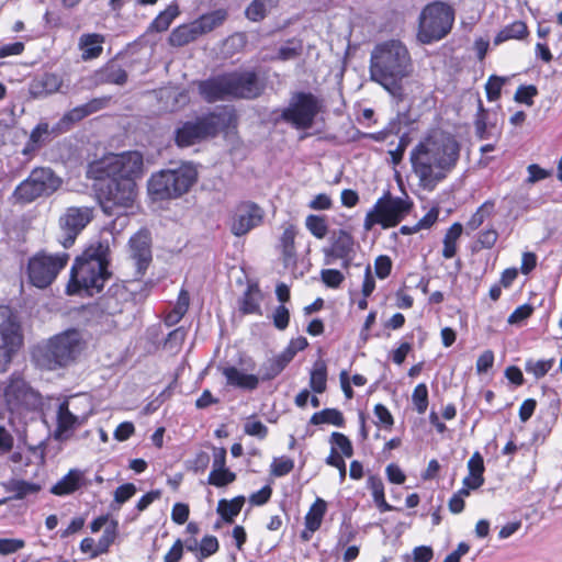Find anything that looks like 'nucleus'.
Returning <instances> with one entry per match:
<instances>
[{
    "label": "nucleus",
    "mask_w": 562,
    "mask_h": 562,
    "mask_svg": "<svg viewBox=\"0 0 562 562\" xmlns=\"http://www.w3.org/2000/svg\"><path fill=\"white\" fill-rule=\"evenodd\" d=\"M143 166V155L136 150L108 154L89 164V178L108 179L99 188V200L104 213L122 216L133 210L137 196L135 179L142 176Z\"/></svg>",
    "instance_id": "f257e3e1"
},
{
    "label": "nucleus",
    "mask_w": 562,
    "mask_h": 562,
    "mask_svg": "<svg viewBox=\"0 0 562 562\" xmlns=\"http://www.w3.org/2000/svg\"><path fill=\"white\" fill-rule=\"evenodd\" d=\"M460 149L453 136L441 132L419 142L411 153L412 168L419 186L432 191L456 168Z\"/></svg>",
    "instance_id": "f03ea898"
},
{
    "label": "nucleus",
    "mask_w": 562,
    "mask_h": 562,
    "mask_svg": "<svg viewBox=\"0 0 562 562\" xmlns=\"http://www.w3.org/2000/svg\"><path fill=\"white\" fill-rule=\"evenodd\" d=\"M414 70L408 48L397 40H389L374 46L370 56V78L382 86L392 97L402 100V82Z\"/></svg>",
    "instance_id": "7ed1b4c3"
},
{
    "label": "nucleus",
    "mask_w": 562,
    "mask_h": 562,
    "mask_svg": "<svg viewBox=\"0 0 562 562\" xmlns=\"http://www.w3.org/2000/svg\"><path fill=\"white\" fill-rule=\"evenodd\" d=\"M109 261L110 244L108 239L90 245L71 267L68 292L87 295L99 293L110 277Z\"/></svg>",
    "instance_id": "20e7f679"
},
{
    "label": "nucleus",
    "mask_w": 562,
    "mask_h": 562,
    "mask_svg": "<svg viewBox=\"0 0 562 562\" xmlns=\"http://www.w3.org/2000/svg\"><path fill=\"white\" fill-rule=\"evenodd\" d=\"M86 341L77 329H67L54 335L33 351L37 366L56 370L72 363L85 350Z\"/></svg>",
    "instance_id": "39448f33"
},
{
    "label": "nucleus",
    "mask_w": 562,
    "mask_h": 562,
    "mask_svg": "<svg viewBox=\"0 0 562 562\" xmlns=\"http://www.w3.org/2000/svg\"><path fill=\"white\" fill-rule=\"evenodd\" d=\"M200 94L214 102L226 98H256L261 93V86L254 72L229 74L199 83Z\"/></svg>",
    "instance_id": "423d86ee"
},
{
    "label": "nucleus",
    "mask_w": 562,
    "mask_h": 562,
    "mask_svg": "<svg viewBox=\"0 0 562 562\" xmlns=\"http://www.w3.org/2000/svg\"><path fill=\"white\" fill-rule=\"evenodd\" d=\"M198 180V170L191 162L175 169L154 173L148 180V193L154 200L177 199L187 193Z\"/></svg>",
    "instance_id": "0eeeda50"
},
{
    "label": "nucleus",
    "mask_w": 562,
    "mask_h": 562,
    "mask_svg": "<svg viewBox=\"0 0 562 562\" xmlns=\"http://www.w3.org/2000/svg\"><path fill=\"white\" fill-rule=\"evenodd\" d=\"M454 22L453 8L442 1L427 4L419 16L418 40L423 44L440 41L451 31Z\"/></svg>",
    "instance_id": "6e6552de"
},
{
    "label": "nucleus",
    "mask_w": 562,
    "mask_h": 562,
    "mask_svg": "<svg viewBox=\"0 0 562 562\" xmlns=\"http://www.w3.org/2000/svg\"><path fill=\"white\" fill-rule=\"evenodd\" d=\"M411 207L412 202L408 199L394 198L386 193L367 212L363 227L367 232L375 225L383 228L394 227L409 213Z\"/></svg>",
    "instance_id": "1a4fd4ad"
},
{
    "label": "nucleus",
    "mask_w": 562,
    "mask_h": 562,
    "mask_svg": "<svg viewBox=\"0 0 562 562\" xmlns=\"http://www.w3.org/2000/svg\"><path fill=\"white\" fill-rule=\"evenodd\" d=\"M68 261L69 255L65 251L57 254L41 251L35 254L27 263L30 282L40 289L47 288L55 281Z\"/></svg>",
    "instance_id": "9d476101"
},
{
    "label": "nucleus",
    "mask_w": 562,
    "mask_h": 562,
    "mask_svg": "<svg viewBox=\"0 0 562 562\" xmlns=\"http://www.w3.org/2000/svg\"><path fill=\"white\" fill-rule=\"evenodd\" d=\"M63 181L49 168H35L14 190L13 196L20 203H31L40 196L57 191Z\"/></svg>",
    "instance_id": "9b49d317"
},
{
    "label": "nucleus",
    "mask_w": 562,
    "mask_h": 562,
    "mask_svg": "<svg viewBox=\"0 0 562 562\" xmlns=\"http://www.w3.org/2000/svg\"><path fill=\"white\" fill-rule=\"evenodd\" d=\"M322 110L321 100L310 92L294 93L281 117L297 130L311 128Z\"/></svg>",
    "instance_id": "f8f14e48"
},
{
    "label": "nucleus",
    "mask_w": 562,
    "mask_h": 562,
    "mask_svg": "<svg viewBox=\"0 0 562 562\" xmlns=\"http://www.w3.org/2000/svg\"><path fill=\"white\" fill-rule=\"evenodd\" d=\"M224 120L221 114H210L194 122H186L176 132V143L180 147H189L210 136H214Z\"/></svg>",
    "instance_id": "ddd939ff"
},
{
    "label": "nucleus",
    "mask_w": 562,
    "mask_h": 562,
    "mask_svg": "<svg viewBox=\"0 0 562 562\" xmlns=\"http://www.w3.org/2000/svg\"><path fill=\"white\" fill-rule=\"evenodd\" d=\"M93 218V209L89 206H70L65 210L58 220L61 233L59 243L64 248L74 245L77 236Z\"/></svg>",
    "instance_id": "4468645a"
},
{
    "label": "nucleus",
    "mask_w": 562,
    "mask_h": 562,
    "mask_svg": "<svg viewBox=\"0 0 562 562\" xmlns=\"http://www.w3.org/2000/svg\"><path fill=\"white\" fill-rule=\"evenodd\" d=\"M22 336L12 311L0 305V363H7L20 348Z\"/></svg>",
    "instance_id": "2eb2a0df"
},
{
    "label": "nucleus",
    "mask_w": 562,
    "mask_h": 562,
    "mask_svg": "<svg viewBox=\"0 0 562 562\" xmlns=\"http://www.w3.org/2000/svg\"><path fill=\"white\" fill-rule=\"evenodd\" d=\"M140 289L138 281L116 282L112 284L101 299L103 312L110 315L122 313L136 300V292Z\"/></svg>",
    "instance_id": "dca6fc26"
},
{
    "label": "nucleus",
    "mask_w": 562,
    "mask_h": 562,
    "mask_svg": "<svg viewBox=\"0 0 562 562\" xmlns=\"http://www.w3.org/2000/svg\"><path fill=\"white\" fill-rule=\"evenodd\" d=\"M4 400L12 412L35 409L41 405V396L21 378H12L4 387Z\"/></svg>",
    "instance_id": "f3484780"
},
{
    "label": "nucleus",
    "mask_w": 562,
    "mask_h": 562,
    "mask_svg": "<svg viewBox=\"0 0 562 562\" xmlns=\"http://www.w3.org/2000/svg\"><path fill=\"white\" fill-rule=\"evenodd\" d=\"M263 210L254 202L238 204L229 221V229L234 236L240 237L258 227L263 221Z\"/></svg>",
    "instance_id": "a211bd4d"
},
{
    "label": "nucleus",
    "mask_w": 562,
    "mask_h": 562,
    "mask_svg": "<svg viewBox=\"0 0 562 562\" xmlns=\"http://www.w3.org/2000/svg\"><path fill=\"white\" fill-rule=\"evenodd\" d=\"M326 263L334 259H341L344 267H348L355 255V240L350 233L345 229L335 231L330 237V246L324 249Z\"/></svg>",
    "instance_id": "6ab92c4d"
},
{
    "label": "nucleus",
    "mask_w": 562,
    "mask_h": 562,
    "mask_svg": "<svg viewBox=\"0 0 562 562\" xmlns=\"http://www.w3.org/2000/svg\"><path fill=\"white\" fill-rule=\"evenodd\" d=\"M131 257L135 260L137 272L143 274L151 261L150 237L145 231H139L130 239Z\"/></svg>",
    "instance_id": "aec40b11"
},
{
    "label": "nucleus",
    "mask_w": 562,
    "mask_h": 562,
    "mask_svg": "<svg viewBox=\"0 0 562 562\" xmlns=\"http://www.w3.org/2000/svg\"><path fill=\"white\" fill-rule=\"evenodd\" d=\"M297 228L293 224H284L283 232L279 238V250L284 267H292L296 263L295 237Z\"/></svg>",
    "instance_id": "412c9836"
},
{
    "label": "nucleus",
    "mask_w": 562,
    "mask_h": 562,
    "mask_svg": "<svg viewBox=\"0 0 562 562\" xmlns=\"http://www.w3.org/2000/svg\"><path fill=\"white\" fill-rule=\"evenodd\" d=\"M222 374L225 376L227 385L233 387L254 391L259 385L260 378L258 375L246 373L234 366L223 368Z\"/></svg>",
    "instance_id": "4be33fe9"
},
{
    "label": "nucleus",
    "mask_w": 562,
    "mask_h": 562,
    "mask_svg": "<svg viewBox=\"0 0 562 562\" xmlns=\"http://www.w3.org/2000/svg\"><path fill=\"white\" fill-rule=\"evenodd\" d=\"M116 538L115 529H105L104 532L95 537H87L80 543V549L90 558H95L108 551L109 547Z\"/></svg>",
    "instance_id": "5701e85b"
},
{
    "label": "nucleus",
    "mask_w": 562,
    "mask_h": 562,
    "mask_svg": "<svg viewBox=\"0 0 562 562\" xmlns=\"http://www.w3.org/2000/svg\"><path fill=\"white\" fill-rule=\"evenodd\" d=\"M83 424L77 419L67 405L60 403L57 409V426L55 430V438L57 440H65L70 437V434L76 428Z\"/></svg>",
    "instance_id": "b1692460"
},
{
    "label": "nucleus",
    "mask_w": 562,
    "mask_h": 562,
    "mask_svg": "<svg viewBox=\"0 0 562 562\" xmlns=\"http://www.w3.org/2000/svg\"><path fill=\"white\" fill-rule=\"evenodd\" d=\"M105 37L98 33H85L79 37L78 48L81 52L82 60L98 58L103 52Z\"/></svg>",
    "instance_id": "393cba45"
},
{
    "label": "nucleus",
    "mask_w": 562,
    "mask_h": 562,
    "mask_svg": "<svg viewBox=\"0 0 562 562\" xmlns=\"http://www.w3.org/2000/svg\"><path fill=\"white\" fill-rule=\"evenodd\" d=\"M68 87L64 85V79L56 74H45L33 86V94L37 98L46 97L57 92L66 93Z\"/></svg>",
    "instance_id": "a878e982"
},
{
    "label": "nucleus",
    "mask_w": 562,
    "mask_h": 562,
    "mask_svg": "<svg viewBox=\"0 0 562 562\" xmlns=\"http://www.w3.org/2000/svg\"><path fill=\"white\" fill-rule=\"evenodd\" d=\"M85 473L81 470L71 469L52 487L50 492L58 496L69 495L81 487Z\"/></svg>",
    "instance_id": "bb28decb"
},
{
    "label": "nucleus",
    "mask_w": 562,
    "mask_h": 562,
    "mask_svg": "<svg viewBox=\"0 0 562 562\" xmlns=\"http://www.w3.org/2000/svg\"><path fill=\"white\" fill-rule=\"evenodd\" d=\"M63 403L82 424H86L94 412L92 398L87 394L71 396Z\"/></svg>",
    "instance_id": "cd10ccee"
},
{
    "label": "nucleus",
    "mask_w": 562,
    "mask_h": 562,
    "mask_svg": "<svg viewBox=\"0 0 562 562\" xmlns=\"http://www.w3.org/2000/svg\"><path fill=\"white\" fill-rule=\"evenodd\" d=\"M201 36L195 21L190 23L181 24L175 27L168 38L171 46L181 47L194 42Z\"/></svg>",
    "instance_id": "c85d7f7f"
},
{
    "label": "nucleus",
    "mask_w": 562,
    "mask_h": 562,
    "mask_svg": "<svg viewBox=\"0 0 562 562\" xmlns=\"http://www.w3.org/2000/svg\"><path fill=\"white\" fill-rule=\"evenodd\" d=\"M468 470L469 474L463 479V485L472 488L481 487L484 483V461L479 452H474L468 461Z\"/></svg>",
    "instance_id": "c756f323"
},
{
    "label": "nucleus",
    "mask_w": 562,
    "mask_h": 562,
    "mask_svg": "<svg viewBox=\"0 0 562 562\" xmlns=\"http://www.w3.org/2000/svg\"><path fill=\"white\" fill-rule=\"evenodd\" d=\"M227 19V11L225 9H217L212 12L205 13L201 15L199 19L194 20L198 26V30L202 35L207 34L218 26H221L225 20Z\"/></svg>",
    "instance_id": "7c9ffc66"
},
{
    "label": "nucleus",
    "mask_w": 562,
    "mask_h": 562,
    "mask_svg": "<svg viewBox=\"0 0 562 562\" xmlns=\"http://www.w3.org/2000/svg\"><path fill=\"white\" fill-rule=\"evenodd\" d=\"M528 35V27L522 21H515L509 25L504 26L495 36L494 43L496 45L509 40H522Z\"/></svg>",
    "instance_id": "2f4dec72"
},
{
    "label": "nucleus",
    "mask_w": 562,
    "mask_h": 562,
    "mask_svg": "<svg viewBox=\"0 0 562 562\" xmlns=\"http://www.w3.org/2000/svg\"><path fill=\"white\" fill-rule=\"evenodd\" d=\"M310 386L313 392L322 394L327 387V367L325 361L317 360L314 362L310 372Z\"/></svg>",
    "instance_id": "473e14b6"
},
{
    "label": "nucleus",
    "mask_w": 562,
    "mask_h": 562,
    "mask_svg": "<svg viewBox=\"0 0 562 562\" xmlns=\"http://www.w3.org/2000/svg\"><path fill=\"white\" fill-rule=\"evenodd\" d=\"M262 293L258 285L251 284L247 288L240 303V310L245 314H259Z\"/></svg>",
    "instance_id": "72a5a7b5"
},
{
    "label": "nucleus",
    "mask_w": 562,
    "mask_h": 562,
    "mask_svg": "<svg viewBox=\"0 0 562 562\" xmlns=\"http://www.w3.org/2000/svg\"><path fill=\"white\" fill-rule=\"evenodd\" d=\"M180 14L179 5L176 2L170 3L151 22L150 27L156 32L167 31L172 21Z\"/></svg>",
    "instance_id": "f704fd0d"
},
{
    "label": "nucleus",
    "mask_w": 562,
    "mask_h": 562,
    "mask_svg": "<svg viewBox=\"0 0 562 562\" xmlns=\"http://www.w3.org/2000/svg\"><path fill=\"white\" fill-rule=\"evenodd\" d=\"M310 423L313 425L330 424L340 427L344 425V416L336 408H325L313 414Z\"/></svg>",
    "instance_id": "c9c22d12"
},
{
    "label": "nucleus",
    "mask_w": 562,
    "mask_h": 562,
    "mask_svg": "<svg viewBox=\"0 0 562 562\" xmlns=\"http://www.w3.org/2000/svg\"><path fill=\"white\" fill-rule=\"evenodd\" d=\"M487 119L488 114L484 110L477 114V119L475 121V131L480 139H487L494 136H499V131L496 125L490 123Z\"/></svg>",
    "instance_id": "e433bc0d"
},
{
    "label": "nucleus",
    "mask_w": 562,
    "mask_h": 562,
    "mask_svg": "<svg viewBox=\"0 0 562 562\" xmlns=\"http://www.w3.org/2000/svg\"><path fill=\"white\" fill-rule=\"evenodd\" d=\"M245 503V498L239 496L232 501H221L217 510L225 522H232L233 518L239 514Z\"/></svg>",
    "instance_id": "4c0bfd02"
},
{
    "label": "nucleus",
    "mask_w": 562,
    "mask_h": 562,
    "mask_svg": "<svg viewBox=\"0 0 562 562\" xmlns=\"http://www.w3.org/2000/svg\"><path fill=\"white\" fill-rule=\"evenodd\" d=\"M368 486L371 491L375 505L382 512L391 510L392 507L386 503L384 497V485L382 480L378 476H370L368 479Z\"/></svg>",
    "instance_id": "58836bf2"
},
{
    "label": "nucleus",
    "mask_w": 562,
    "mask_h": 562,
    "mask_svg": "<svg viewBox=\"0 0 562 562\" xmlns=\"http://www.w3.org/2000/svg\"><path fill=\"white\" fill-rule=\"evenodd\" d=\"M494 207L495 203L493 201H485L468 221L467 227L476 231L493 214Z\"/></svg>",
    "instance_id": "ea45409f"
},
{
    "label": "nucleus",
    "mask_w": 562,
    "mask_h": 562,
    "mask_svg": "<svg viewBox=\"0 0 562 562\" xmlns=\"http://www.w3.org/2000/svg\"><path fill=\"white\" fill-rule=\"evenodd\" d=\"M40 488V485L23 480H12L8 485V490L19 499L37 493Z\"/></svg>",
    "instance_id": "a19ab883"
},
{
    "label": "nucleus",
    "mask_w": 562,
    "mask_h": 562,
    "mask_svg": "<svg viewBox=\"0 0 562 562\" xmlns=\"http://www.w3.org/2000/svg\"><path fill=\"white\" fill-rule=\"evenodd\" d=\"M305 227L317 239H323L328 232V226L325 217L314 214L306 216Z\"/></svg>",
    "instance_id": "79ce46f5"
},
{
    "label": "nucleus",
    "mask_w": 562,
    "mask_h": 562,
    "mask_svg": "<svg viewBox=\"0 0 562 562\" xmlns=\"http://www.w3.org/2000/svg\"><path fill=\"white\" fill-rule=\"evenodd\" d=\"M326 513V502L317 498L306 514V527H319Z\"/></svg>",
    "instance_id": "37998d69"
},
{
    "label": "nucleus",
    "mask_w": 562,
    "mask_h": 562,
    "mask_svg": "<svg viewBox=\"0 0 562 562\" xmlns=\"http://www.w3.org/2000/svg\"><path fill=\"white\" fill-rule=\"evenodd\" d=\"M554 359L548 360H527L525 369L528 373L535 375L536 379L544 376L549 370L553 367Z\"/></svg>",
    "instance_id": "c03bdc74"
},
{
    "label": "nucleus",
    "mask_w": 562,
    "mask_h": 562,
    "mask_svg": "<svg viewBox=\"0 0 562 562\" xmlns=\"http://www.w3.org/2000/svg\"><path fill=\"white\" fill-rule=\"evenodd\" d=\"M412 402L418 414H424L428 406V389L425 383H419L413 391Z\"/></svg>",
    "instance_id": "a18cd8bd"
},
{
    "label": "nucleus",
    "mask_w": 562,
    "mask_h": 562,
    "mask_svg": "<svg viewBox=\"0 0 562 562\" xmlns=\"http://www.w3.org/2000/svg\"><path fill=\"white\" fill-rule=\"evenodd\" d=\"M235 479V473L231 472L228 469H216L211 471L209 475V483L211 485L222 487L234 482Z\"/></svg>",
    "instance_id": "49530a36"
},
{
    "label": "nucleus",
    "mask_w": 562,
    "mask_h": 562,
    "mask_svg": "<svg viewBox=\"0 0 562 562\" xmlns=\"http://www.w3.org/2000/svg\"><path fill=\"white\" fill-rule=\"evenodd\" d=\"M507 81L504 77L491 76L485 83V91L488 101H496L501 97V91L505 82Z\"/></svg>",
    "instance_id": "de8ad7c7"
},
{
    "label": "nucleus",
    "mask_w": 562,
    "mask_h": 562,
    "mask_svg": "<svg viewBox=\"0 0 562 562\" xmlns=\"http://www.w3.org/2000/svg\"><path fill=\"white\" fill-rule=\"evenodd\" d=\"M268 0H254L246 9V16L254 21H260L266 16Z\"/></svg>",
    "instance_id": "09e8293b"
},
{
    "label": "nucleus",
    "mask_w": 562,
    "mask_h": 562,
    "mask_svg": "<svg viewBox=\"0 0 562 562\" xmlns=\"http://www.w3.org/2000/svg\"><path fill=\"white\" fill-rule=\"evenodd\" d=\"M330 442L334 446L333 448H335L336 451L337 449L340 450L345 457L350 458L352 456V445L344 434L333 432L330 437Z\"/></svg>",
    "instance_id": "8fccbe9b"
},
{
    "label": "nucleus",
    "mask_w": 562,
    "mask_h": 562,
    "mask_svg": "<svg viewBox=\"0 0 562 562\" xmlns=\"http://www.w3.org/2000/svg\"><path fill=\"white\" fill-rule=\"evenodd\" d=\"M294 462L288 457L276 458L271 463V474L283 476L293 470Z\"/></svg>",
    "instance_id": "3c124183"
},
{
    "label": "nucleus",
    "mask_w": 562,
    "mask_h": 562,
    "mask_svg": "<svg viewBox=\"0 0 562 562\" xmlns=\"http://www.w3.org/2000/svg\"><path fill=\"white\" fill-rule=\"evenodd\" d=\"M321 279L328 288L337 289L345 280V277L339 270L324 269L321 271Z\"/></svg>",
    "instance_id": "603ef678"
},
{
    "label": "nucleus",
    "mask_w": 562,
    "mask_h": 562,
    "mask_svg": "<svg viewBox=\"0 0 562 562\" xmlns=\"http://www.w3.org/2000/svg\"><path fill=\"white\" fill-rule=\"evenodd\" d=\"M533 313V306L530 304H522L518 306L509 316L508 324L519 325L531 316Z\"/></svg>",
    "instance_id": "864d4df0"
},
{
    "label": "nucleus",
    "mask_w": 562,
    "mask_h": 562,
    "mask_svg": "<svg viewBox=\"0 0 562 562\" xmlns=\"http://www.w3.org/2000/svg\"><path fill=\"white\" fill-rule=\"evenodd\" d=\"M136 493V486L133 483H125L119 486L114 492V501L119 505L124 504L132 498Z\"/></svg>",
    "instance_id": "5fc2aeb1"
},
{
    "label": "nucleus",
    "mask_w": 562,
    "mask_h": 562,
    "mask_svg": "<svg viewBox=\"0 0 562 562\" xmlns=\"http://www.w3.org/2000/svg\"><path fill=\"white\" fill-rule=\"evenodd\" d=\"M244 430L249 436H255L258 438H265L268 432V428L263 423L256 419H250L245 424Z\"/></svg>",
    "instance_id": "6e6d98bb"
},
{
    "label": "nucleus",
    "mask_w": 562,
    "mask_h": 562,
    "mask_svg": "<svg viewBox=\"0 0 562 562\" xmlns=\"http://www.w3.org/2000/svg\"><path fill=\"white\" fill-rule=\"evenodd\" d=\"M307 347V340L304 337L292 339L285 352L281 356L285 362H289L297 351H302Z\"/></svg>",
    "instance_id": "4d7b16f0"
},
{
    "label": "nucleus",
    "mask_w": 562,
    "mask_h": 562,
    "mask_svg": "<svg viewBox=\"0 0 562 562\" xmlns=\"http://www.w3.org/2000/svg\"><path fill=\"white\" fill-rule=\"evenodd\" d=\"M538 93L537 88L535 86H521L517 89L515 93V100L519 103H525L527 105L532 104V98Z\"/></svg>",
    "instance_id": "13d9d810"
},
{
    "label": "nucleus",
    "mask_w": 562,
    "mask_h": 562,
    "mask_svg": "<svg viewBox=\"0 0 562 562\" xmlns=\"http://www.w3.org/2000/svg\"><path fill=\"white\" fill-rule=\"evenodd\" d=\"M374 269L380 279H385L391 273L392 260L387 256H379L375 259Z\"/></svg>",
    "instance_id": "bf43d9fd"
},
{
    "label": "nucleus",
    "mask_w": 562,
    "mask_h": 562,
    "mask_svg": "<svg viewBox=\"0 0 562 562\" xmlns=\"http://www.w3.org/2000/svg\"><path fill=\"white\" fill-rule=\"evenodd\" d=\"M527 171H528V178H527L528 183H536L540 180L547 179L551 175V172L549 170L541 168L537 164L529 165L527 168Z\"/></svg>",
    "instance_id": "052dcab7"
},
{
    "label": "nucleus",
    "mask_w": 562,
    "mask_h": 562,
    "mask_svg": "<svg viewBox=\"0 0 562 562\" xmlns=\"http://www.w3.org/2000/svg\"><path fill=\"white\" fill-rule=\"evenodd\" d=\"M290 314L284 305H280L273 313V324L278 329H285L289 325Z\"/></svg>",
    "instance_id": "680f3d73"
},
{
    "label": "nucleus",
    "mask_w": 562,
    "mask_h": 562,
    "mask_svg": "<svg viewBox=\"0 0 562 562\" xmlns=\"http://www.w3.org/2000/svg\"><path fill=\"white\" fill-rule=\"evenodd\" d=\"M333 205L331 199L326 193L317 194L313 200L310 201L308 207L315 211L329 210Z\"/></svg>",
    "instance_id": "e2e57ef3"
},
{
    "label": "nucleus",
    "mask_w": 562,
    "mask_h": 562,
    "mask_svg": "<svg viewBox=\"0 0 562 562\" xmlns=\"http://www.w3.org/2000/svg\"><path fill=\"white\" fill-rule=\"evenodd\" d=\"M188 517H189V506L183 503L175 504L172 512H171L172 521L177 525H182L187 521Z\"/></svg>",
    "instance_id": "0e129e2a"
},
{
    "label": "nucleus",
    "mask_w": 562,
    "mask_h": 562,
    "mask_svg": "<svg viewBox=\"0 0 562 562\" xmlns=\"http://www.w3.org/2000/svg\"><path fill=\"white\" fill-rule=\"evenodd\" d=\"M301 53V45L297 43H288L279 49V58L289 60L297 57Z\"/></svg>",
    "instance_id": "69168bd1"
},
{
    "label": "nucleus",
    "mask_w": 562,
    "mask_h": 562,
    "mask_svg": "<svg viewBox=\"0 0 562 562\" xmlns=\"http://www.w3.org/2000/svg\"><path fill=\"white\" fill-rule=\"evenodd\" d=\"M494 353L492 350H485L476 360V371L479 373L486 372L493 367Z\"/></svg>",
    "instance_id": "338daca9"
},
{
    "label": "nucleus",
    "mask_w": 562,
    "mask_h": 562,
    "mask_svg": "<svg viewBox=\"0 0 562 562\" xmlns=\"http://www.w3.org/2000/svg\"><path fill=\"white\" fill-rule=\"evenodd\" d=\"M374 415L378 418L379 424L385 427H391L393 425V417L384 405L376 404L374 406Z\"/></svg>",
    "instance_id": "774afa93"
}]
</instances>
